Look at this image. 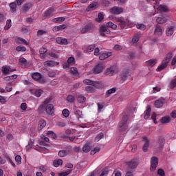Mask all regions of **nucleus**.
<instances>
[{"mask_svg": "<svg viewBox=\"0 0 176 176\" xmlns=\"http://www.w3.org/2000/svg\"><path fill=\"white\" fill-rule=\"evenodd\" d=\"M67 63L70 65H74V64H75V58L71 56L67 59Z\"/></svg>", "mask_w": 176, "mask_h": 176, "instance_id": "57", "label": "nucleus"}, {"mask_svg": "<svg viewBox=\"0 0 176 176\" xmlns=\"http://www.w3.org/2000/svg\"><path fill=\"white\" fill-rule=\"evenodd\" d=\"M10 12L11 13H16L17 12V4L16 2H12L9 4Z\"/></svg>", "mask_w": 176, "mask_h": 176, "instance_id": "20", "label": "nucleus"}, {"mask_svg": "<svg viewBox=\"0 0 176 176\" xmlns=\"http://www.w3.org/2000/svg\"><path fill=\"white\" fill-rule=\"evenodd\" d=\"M15 50H16V52H21V53H24V52L27 50V48L25 46L19 45L16 47Z\"/></svg>", "mask_w": 176, "mask_h": 176, "instance_id": "44", "label": "nucleus"}, {"mask_svg": "<svg viewBox=\"0 0 176 176\" xmlns=\"http://www.w3.org/2000/svg\"><path fill=\"white\" fill-rule=\"evenodd\" d=\"M85 85H88L89 86H94L96 89H100L101 87V82H96L89 79L83 80Z\"/></svg>", "mask_w": 176, "mask_h": 176, "instance_id": "6", "label": "nucleus"}, {"mask_svg": "<svg viewBox=\"0 0 176 176\" xmlns=\"http://www.w3.org/2000/svg\"><path fill=\"white\" fill-rule=\"evenodd\" d=\"M19 63H21L22 68H25L28 64L27 59L23 57L19 58Z\"/></svg>", "mask_w": 176, "mask_h": 176, "instance_id": "32", "label": "nucleus"}, {"mask_svg": "<svg viewBox=\"0 0 176 176\" xmlns=\"http://www.w3.org/2000/svg\"><path fill=\"white\" fill-rule=\"evenodd\" d=\"M10 27H12V20L8 19L6 21V30H9V28H10Z\"/></svg>", "mask_w": 176, "mask_h": 176, "instance_id": "61", "label": "nucleus"}, {"mask_svg": "<svg viewBox=\"0 0 176 176\" xmlns=\"http://www.w3.org/2000/svg\"><path fill=\"white\" fill-rule=\"evenodd\" d=\"M1 71L4 75H9V72L10 71V66H3Z\"/></svg>", "mask_w": 176, "mask_h": 176, "instance_id": "34", "label": "nucleus"}, {"mask_svg": "<svg viewBox=\"0 0 176 176\" xmlns=\"http://www.w3.org/2000/svg\"><path fill=\"white\" fill-rule=\"evenodd\" d=\"M62 164H63V160L61 159L55 160L53 162L54 167H58Z\"/></svg>", "mask_w": 176, "mask_h": 176, "instance_id": "36", "label": "nucleus"}, {"mask_svg": "<svg viewBox=\"0 0 176 176\" xmlns=\"http://www.w3.org/2000/svg\"><path fill=\"white\" fill-rule=\"evenodd\" d=\"M95 28L96 25H94L93 23L89 22L80 29V34H87V32H90V31H93V30H94Z\"/></svg>", "mask_w": 176, "mask_h": 176, "instance_id": "4", "label": "nucleus"}, {"mask_svg": "<svg viewBox=\"0 0 176 176\" xmlns=\"http://www.w3.org/2000/svg\"><path fill=\"white\" fill-rule=\"evenodd\" d=\"M97 105H98V112H101V109H102L104 107H105V102H98Z\"/></svg>", "mask_w": 176, "mask_h": 176, "instance_id": "45", "label": "nucleus"}, {"mask_svg": "<svg viewBox=\"0 0 176 176\" xmlns=\"http://www.w3.org/2000/svg\"><path fill=\"white\" fill-rule=\"evenodd\" d=\"M90 149H91V147L89 144H85L82 147V151L85 153H88V152H90Z\"/></svg>", "mask_w": 176, "mask_h": 176, "instance_id": "41", "label": "nucleus"}, {"mask_svg": "<svg viewBox=\"0 0 176 176\" xmlns=\"http://www.w3.org/2000/svg\"><path fill=\"white\" fill-rule=\"evenodd\" d=\"M13 89V88L12 87V82H10L7 85V86L6 87V90L8 93H10V91H12V90Z\"/></svg>", "mask_w": 176, "mask_h": 176, "instance_id": "58", "label": "nucleus"}, {"mask_svg": "<svg viewBox=\"0 0 176 176\" xmlns=\"http://www.w3.org/2000/svg\"><path fill=\"white\" fill-rule=\"evenodd\" d=\"M100 148L98 146H96L94 148V150H92L91 151V155H96V153H97L98 152H99L100 151Z\"/></svg>", "mask_w": 176, "mask_h": 176, "instance_id": "60", "label": "nucleus"}, {"mask_svg": "<svg viewBox=\"0 0 176 176\" xmlns=\"http://www.w3.org/2000/svg\"><path fill=\"white\" fill-rule=\"evenodd\" d=\"M175 31V27L174 26H168L166 29V34L167 36H171L174 34Z\"/></svg>", "mask_w": 176, "mask_h": 176, "instance_id": "22", "label": "nucleus"}, {"mask_svg": "<svg viewBox=\"0 0 176 176\" xmlns=\"http://www.w3.org/2000/svg\"><path fill=\"white\" fill-rule=\"evenodd\" d=\"M138 41H140V36L138 35L134 36L132 38V42L133 43H137V42H138Z\"/></svg>", "mask_w": 176, "mask_h": 176, "instance_id": "64", "label": "nucleus"}, {"mask_svg": "<svg viewBox=\"0 0 176 176\" xmlns=\"http://www.w3.org/2000/svg\"><path fill=\"white\" fill-rule=\"evenodd\" d=\"M154 34L155 35H157V36H162L163 34V28H162V26L157 25L155 28Z\"/></svg>", "mask_w": 176, "mask_h": 176, "instance_id": "18", "label": "nucleus"}, {"mask_svg": "<svg viewBox=\"0 0 176 176\" xmlns=\"http://www.w3.org/2000/svg\"><path fill=\"white\" fill-rule=\"evenodd\" d=\"M158 9L160 10V12H168V8H167L166 6L161 5L159 6Z\"/></svg>", "mask_w": 176, "mask_h": 176, "instance_id": "48", "label": "nucleus"}, {"mask_svg": "<svg viewBox=\"0 0 176 176\" xmlns=\"http://www.w3.org/2000/svg\"><path fill=\"white\" fill-rule=\"evenodd\" d=\"M111 56H112V52H105L100 55L99 59L101 60H105L106 58L111 57Z\"/></svg>", "mask_w": 176, "mask_h": 176, "instance_id": "25", "label": "nucleus"}, {"mask_svg": "<svg viewBox=\"0 0 176 176\" xmlns=\"http://www.w3.org/2000/svg\"><path fill=\"white\" fill-rule=\"evenodd\" d=\"M52 101V99H46L43 104H41L38 108V113H42L45 111V109H46V104H49Z\"/></svg>", "mask_w": 176, "mask_h": 176, "instance_id": "14", "label": "nucleus"}, {"mask_svg": "<svg viewBox=\"0 0 176 176\" xmlns=\"http://www.w3.org/2000/svg\"><path fill=\"white\" fill-rule=\"evenodd\" d=\"M6 159L10 163V164L14 167V168H16V164H14V162H13L12 159H10V157H9V155L6 156Z\"/></svg>", "mask_w": 176, "mask_h": 176, "instance_id": "56", "label": "nucleus"}, {"mask_svg": "<svg viewBox=\"0 0 176 176\" xmlns=\"http://www.w3.org/2000/svg\"><path fill=\"white\" fill-rule=\"evenodd\" d=\"M45 112L47 115H53L54 113V106L52 104H47L45 106Z\"/></svg>", "mask_w": 176, "mask_h": 176, "instance_id": "15", "label": "nucleus"}, {"mask_svg": "<svg viewBox=\"0 0 176 176\" xmlns=\"http://www.w3.org/2000/svg\"><path fill=\"white\" fill-rule=\"evenodd\" d=\"M108 28H112V30H116L118 28V25H115L112 22H108L107 23V26L102 25L100 28V34L101 36H106V34L109 35V34H111V30Z\"/></svg>", "mask_w": 176, "mask_h": 176, "instance_id": "1", "label": "nucleus"}, {"mask_svg": "<svg viewBox=\"0 0 176 176\" xmlns=\"http://www.w3.org/2000/svg\"><path fill=\"white\" fill-rule=\"evenodd\" d=\"M152 109L151 106H147L146 111H144V119H149V116H151V111Z\"/></svg>", "mask_w": 176, "mask_h": 176, "instance_id": "26", "label": "nucleus"}, {"mask_svg": "<svg viewBox=\"0 0 176 176\" xmlns=\"http://www.w3.org/2000/svg\"><path fill=\"white\" fill-rule=\"evenodd\" d=\"M70 74H72L74 76H78L79 73H78V69L76 67H71Z\"/></svg>", "mask_w": 176, "mask_h": 176, "instance_id": "43", "label": "nucleus"}, {"mask_svg": "<svg viewBox=\"0 0 176 176\" xmlns=\"http://www.w3.org/2000/svg\"><path fill=\"white\" fill-rule=\"evenodd\" d=\"M116 87H113L109 90H107L105 93V97L108 98L109 97L111 94H113L114 93H116Z\"/></svg>", "mask_w": 176, "mask_h": 176, "instance_id": "27", "label": "nucleus"}, {"mask_svg": "<svg viewBox=\"0 0 176 176\" xmlns=\"http://www.w3.org/2000/svg\"><path fill=\"white\" fill-rule=\"evenodd\" d=\"M62 113L65 118H68L69 116V110L65 109L63 110Z\"/></svg>", "mask_w": 176, "mask_h": 176, "instance_id": "55", "label": "nucleus"}, {"mask_svg": "<svg viewBox=\"0 0 176 176\" xmlns=\"http://www.w3.org/2000/svg\"><path fill=\"white\" fill-rule=\"evenodd\" d=\"M143 141H145V143L143 146L142 150L144 152H148V148H149V140L148 138L143 137Z\"/></svg>", "mask_w": 176, "mask_h": 176, "instance_id": "23", "label": "nucleus"}, {"mask_svg": "<svg viewBox=\"0 0 176 176\" xmlns=\"http://www.w3.org/2000/svg\"><path fill=\"white\" fill-rule=\"evenodd\" d=\"M159 164V158L157 157H152L151 159V171H155Z\"/></svg>", "mask_w": 176, "mask_h": 176, "instance_id": "9", "label": "nucleus"}, {"mask_svg": "<svg viewBox=\"0 0 176 176\" xmlns=\"http://www.w3.org/2000/svg\"><path fill=\"white\" fill-rule=\"evenodd\" d=\"M110 12H111L112 14H121V13H123V8L114 6L110 9Z\"/></svg>", "mask_w": 176, "mask_h": 176, "instance_id": "13", "label": "nucleus"}, {"mask_svg": "<svg viewBox=\"0 0 176 176\" xmlns=\"http://www.w3.org/2000/svg\"><path fill=\"white\" fill-rule=\"evenodd\" d=\"M102 138H104V133H100L95 138V141L98 142V141H100V140H102Z\"/></svg>", "mask_w": 176, "mask_h": 176, "instance_id": "52", "label": "nucleus"}, {"mask_svg": "<svg viewBox=\"0 0 176 176\" xmlns=\"http://www.w3.org/2000/svg\"><path fill=\"white\" fill-rule=\"evenodd\" d=\"M156 21L158 24H164L167 21V19L164 16H159L157 18Z\"/></svg>", "mask_w": 176, "mask_h": 176, "instance_id": "31", "label": "nucleus"}, {"mask_svg": "<svg viewBox=\"0 0 176 176\" xmlns=\"http://www.w3.org/2000/svg\"><path fill=\"white\" fill-rule=\"evenodd\" d=\"M42 93H43L42 89H37L34 91V96L36 97H41V96H42Z\"/></svg>", "mask_w": 176, "mask_h": 176, "instance_id": "54", "label": "nucleus"}, {"mask_svg": "<svg viewBox=\"0 0 176 176\" xmlns=\"http://www.w3.org/2000/svg\"><path fill=\"white\" fill-rule=\"evenodd\" d=\"M76 97L78 102H79L80 104H83V102L86 101V97H85L82 94H78Z\"/></svg>", "mask_w": 176, "mask_h": 176, "instance_id": "28", "label": "nucleus"}, {"mask_svg": "<svg viewBox=\"0 0 176 176\" xmlns=\"http://www.w3.org/2000/svg\"><path fill=\"white\" fill-rule=\"evenodd\" d=\"M127 122H129V115L124 114L120 122H119L118 127L120 131H126L129 129V125H127Z\"/></svg>", "mask_w": 176, "mask_h": 176, "instance_id": "3", "label": "nucleus"}, {"mask_svg": "<svg viewBox=\"0 0 176 176\" xmlns=\"http://www.w3.org/2000/svg\"><path fill=\"white\" fill-rule=\"evenodd\" d=\"M65 28H67L65 25H60L59 26L54 27L53 31L57 32L58 31H63V30H65Z\"/></svg>", "mask_w": 176, "mask_h": 176, "instance_id": "33", "label": "nucleus"}, {"mask_svg": "<svg viewBox=\"0 0 176 176\" xmlns=\"http://www.w3.org/2000/svg\"><path fill=\"white\" fill-rule=\"evenodd\" d=\"M18 42L19 43H23V45H25L26 46H28V42H27L25 41V39H24V38H21V37H19L18 38Z\"/></svg>", "mask_w": 176, "mask_h": 176, "instance_id": "53", "label": "nucleus"}, {"mask_svg": "<svg viewBox=\"0 0 176 176\" xmlns=\"http://www.w3.org/2000/svg\"><path fill=\"white\" fill-rule=\"evenodd\" d=\"M48 137H52V138H56L57 135H56V133H54V132H53V131H48L46 133Z\"/></svg>", "mask_w": 176, "mask_h": 176, "instance_id": "46", "label": "nucleus"}, {"mask_svg": "<svg viewBox=\"0 0 176 176\" xmlns=\"http://www.w3.org/2000/svg\"><path fill=\"white\" fill-rule=\"evenodd\" d=\"M58 64H60V63H56L54 60H47L44 62V67H54L56 65H58Z\"/></svg>", "mask_w": 176, "mask_h": 176, "instance_id": "19", "label": "nucleus"}, {"mask_svg": "<svg viewBox=\"0 0 176 176\" xmlns=\"http://www.w3.org/2000/svg\"><path fill=\"white\" fill-rule=\"evenodd\" d=\"M157 63V60L156 59H150L149 60L146 62V64L147 67H153L155 66Z\"/></svg>", "mask_w": 176, "mask_h": 176, "instance_id": "29", "label": "nucleus"}, {"mask_svg": "<svg viewBox=\"0 0 176 176\" xmlns=\"http://www.w3.org/2000/svg\"><path fill=\"white\" fill-rule=\"evenodd\" d=\"M54 14V8H50L47 10L44 13L45 19H50V17H53Z\"/></svg>", "mask_w": 176, "mask_h": 176, "instance_id": "16", "label": "nucleus"}, {"mask_svg": "<svg viewBox=\"0 0 176 176\" xmlns=\"http://www.w3.org/2000/svg\"><path fill=\"white\" fill-rule=\"evenodd\" d=\"M158 144L160 151H163V148H164V144H166V139L163 136H160L158 138Z\"/></svg>", "mask_w": 176, "mask_h": 176, "instance_id": "17", "label": "nucleus"}, {"mask_svg": "<svg viewBox=\"0 0 176 176\" xmlns=\"http://www.w3.org/2000/svg\"><path fill=\"white\" fill-rule=\"evenodd\" d=\"M74 114L76 115V118L78 119H83V114L82 113V111L80 110H76L74 112Z\"/></svg>", "mask_w": 176, "mask_h": 176, "instance_id": "39", "label": "nucleus"}, {"mask_svg": "<svg viewBox=\"0 0 176 176\" xmlns=\"http://www.w3.org/2000/svg\"><path fill=\"white\" fill-rule=\"evenodd\" d=\"M56 43H58V45H68V40H67V38L58 37L56 38Z\"/></svg>", "mask_w": 176, "mask_h": 176, "instance_id": "21", "label": "nucleus"}, {"mask_svg": "<svg viewBox=\"0 0 176 176\" xmlns=\"http://www.w3.org/2000/svg\"><path fill=\"white\" fill-rule=\"evenodd\" d=\"M136 28H138V30H141V31H145V30H146V25H144V23H138L136 25Z\"/></svg>", "mask_w": 176, "mask_h": 176, "instance_id": "40", "label": "nucleus"}, {"mask_svg": "<svg viewBox=\"0 0 176 176\" xmlns=\"http://www.w3.org/2000/svg\"><path fill=\"white\" fill-rule=\"evenodd\" d=\"M160 120H161V123L164 124L166 123H170V122L171 121V118L168 116H166L162 117Z\"/></svg>", "mask_w": 176, "mask_h": 176, "instance_id": "30", "label": "nucleus"}, {"mask_svg": "<svg viewBox=\"0 0 176 176\" xmlns=\"http://www.w3.org/2000/svg\"><path fill=\"white\" fill-rule=\"evenodd\" d=\"M46 126V121L45 120H40L38 122V130L41 131Z\"/></svg>", "mask_w": 176, "mask_h": 176, "instance_id": "35", "label": "nucleus"}, {"mask_svg": "<svg viewBox=\"0 0 176 176\" xmlns=\"http://www.w3.org/2000/svg\"><path fill=\"white\" fill-rule=\"evenodd\" d=\"M14 79H17V75L13 74L12 76H6L4 78V80L6 81L13 80Z\"/></svg>", "mask_w": 176, "mask_h": 176, "instance_id": "42", "label": "nucleus"}, {"mask_svg": "<svg viewBox=\"0 0 176 176\" xmlns=\"http://www.w3.org/2000/svg\"><path fill=\"white\" fill-rule=\"evenodd\" d=\"M157 174L160 176H166V173H164V170L162 168L158 169Z\"/></svg>", "mask_w": 176, "mask_h": 176, "instance_id": "63", "label": "nucleus"}, {"mask_svg": "<svg viewBox=\"0 0 176 176\" xmlns=\"http://www.w3.org/2000/svg\"><path fill=\"white\" fill-rule=\"evenodd\" d=\"M67 101H68V102H70L71 104H72V102H74L75 101V96H74L72 95H69L67 97Z\"/></svg>", "mask_w": 176, "mask_h": 176, "instance_id": "49", "label": "nucleus"}, {"mask_svg": "<svg viewBox=\"0 0 176 176\" xmlns=\"http://www.w3.org/2000/svg\"><path fill=\"white\" fill-rule=\"evenodd\" d=\"M15 161L17 163V164H21V156L16 155L15 157Z\"/></svg>", "mask_w": 176, "mask_h": 176, "instance_id": "62", "label": "nucleus"}, {"mask_svg": "<svg viewBox=\"0 0 176 176\" xmlns=\"http://www.w3.org/2000/svg\"><path fill=\"white\" fill-rule=\"evenodd\" d=\"M116 72V66H111L110 67L107 68L104 72V75L107 76H113Z\"/></svg>", "mask_w": 176, "mask_h": 176, "instance_id": "11", "label": "nucleus"}, {"mask_svg": "<svg viewBox=\"0 0 176 176\" xmlns=\"http://www.w3.org/2000/svg\"><path fill=\"white\" fill-rule=\"evenodd\" d=\"M115 20L122 30L126 28V27L129 25V21L127 19L124 17H118L116 18Z\"/></svg>", "mask_w": 176, "mask_h": 176, "instance_id": "5", "label": "nucleus"}, {"mask_svg": "<svg viewBox=\"0 0 176 176\" xmlns=\"http://www.w3.org/2000/svg\"><path fill=\"white\" fill-rule=\"evenodd\" d=\"M44 34H46V31L43 30H39L37 31V36L38 38H41L42 36V35H43Z\"/></svg>", "mask_w": 176, "mask_h": 176, "instance_id": "59", "label": "nucleus"}, {"mask_svg": "<svg viewBox=\"0 0 176 176\" xmlns=\"http://www.w3.org/2000/svg\"><path fill=\"white\" fill-rule=\"evenodd\" d=\"M171 58H173V53L169 52L166 54V57L162 61V63L160 66L156 69L157 72H160V71H163L165 68H167L168 65V63H170Z\"/></svg>", "mask_w": 176, "mask_h": 176, "instance_id": "2", "label": "nucleus"}, {"mask_svg": "<svg viewBox=\"0 0 176 176\" xmlns=\"http://www.w3.org/2000/svg\"><path fill=\"white\" fill-rule=\"evenodd\" d=\"M102 71H104V64L101 63L96 65L92 69V72L96 75H98V74H101Z\"/></svg>", "mask_w": 176, "mask_h": 176, "instance_id": "7", "label": "nucleus"}, {"mask_svg": "<svg viewBox=\"0 0 176 176\" xmlns=\"http://www.w3.org/2000/svg\"><path fill=\"white\" fill-rule=\"evenodd\" d=\"M129 76H130V72L129 70L123 71L120 75L122 80H127Z\"/></svg>", "mask_w": 176, "mask_h": 176, "instance_id": "24", "label": "nucleus"}, {"mask_svg": "<svg viewBox=\"0 0 176 176\" xmlns=\"http://www.w3.org/2000/svg\"><path fill=\"white\" fill-rule=\"evenodd\" d=\"M65 20V17H58L55 18L52 20L54 23H61V21H64Z\"/></svg>", "mask_w": 176, "mask_h": 176, "instance_id": "50", "label": "nucleus"}, {"mask_svg": "<svg viewBox=\"0 0 176 176\" xmlns=\"http://www.w3.org/2000/svg\"><path fill=\"white\" fill-rule=\"evenodd\" d=\"M97 8V4L96 3H91L89 5L88 8H87V12H90V10H95Z\"/></svg>", "mask_w": 176, "mask_h": 176, "instance_id": "38", "label": "nucleus"}, {"mask_svg": "<svg viewBox=\"0 0 176 176\" xmlns=\"http://www.w3.org/2000/svg\"><path fill=\"white\" fill-rule=\"evenodd\" d=\"M176 87V78L173 79L170 82V89L172 90Z\"/></svg>", "mask_w": 176, "mask_h": 176, "instance_id": "51", "label": "nucleus"}, {"mask_svg": "<svg viewBox=\"0 0 176 176\" xmlns=\"http://www.w3.org/2000/svg\"><path fill=\"white\" fill-rule=\"evenodd\" d=\"M164 104L162 100H157L155 102V108H162Z\"/></svg>", "mask_w": 176, "mask_h": 176, "instance_id": "37", "label": "nucleus"}, {"mask_svg": "<svg viewBox=\"0 0 176 176\" xmlns=\"http://www.w3.org/2000/svg\"><path fill=\"white\" fill-rule=\"evenodd\" d=\"M68 155V151L65 150H61L58 152V156L60 157H64L65 156H67Z\"/></svg>", "mask_w": 176, "mask_h": 176, "instance_id": "47", "label": "nucleus"}, {"mask_svg": "<svg viewBox=\"0 0 176 176\" xmlns=\"http://www.w3.org/2000/svg\"><path fill=\"white\" fill-rule=\"evenodd\" d=\"M126 166L129 168H131V170H134V168H137V166H138V160L137 159H133L131 161L126 162Z\"/></svg>", "mask_w": 176, "mask_h": 176, "instance_id": "10", "label": "nucleus"}, {"mask_svg": "<svg viewBox=\"0 0 176 176\" xmlns=\"http://www.w3.org/2000/svg\"><path fill=\"white\" fill-rule=\"evenodd\" d=\"M32 79H34V80L38 82V83H45V78L42 76V74L38 72L33 73L32 75Z\"/></svg>", "mask_w": 176, "mask_h": 176, "instance_id": "8", "label": "nucleus"}, {"mask_svg": "<svg viewBox=\"0 0 176 176\" xmlns=\"http://www.w3.org/2000/svg\"><path fill=\"white\" fill-rule=\"evenodd\" d=\"M33 5L31 2H27L25 4L23 5L21 9V13H27L28 12H30V9L32 8Z\"/></svg>", "mask_w": 176, "mask_h": 176, "instance_id": "12", "label": "nucleus"}]
</instances>
